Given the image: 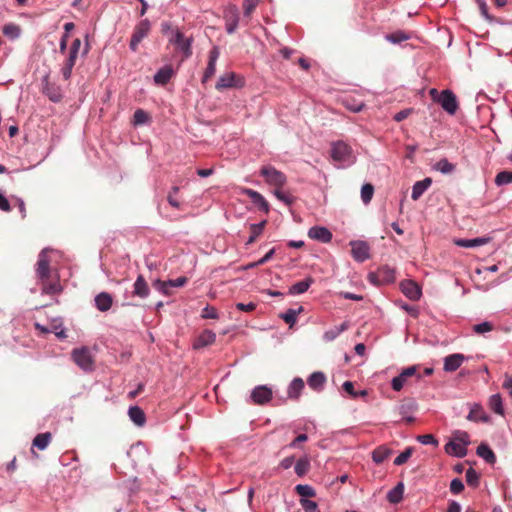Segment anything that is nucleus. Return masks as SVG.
Wrapping results in <instances>:
<instances>
[{
  "instance_id": "f257e3e1",
  "label": "nucleus",
  "mask_w": 512,
  "mask_h": 512,
  "mask_svg": "<svg viewBox=\"0 0 512 512\" xmlns=\"http://www.w3.org/2000/svg\"><path fill=\"white\" fill-rule=\"evenodd\" d=\"M52 251L49 247L42 249L34 266L35 278L41 286V294L51 296L58 295L63 291L58 271L53 270L50 266L49 253Z\"/></svg>"
},
{
  "instance_id": "f03ea898",
  "label": "nucleus",
  "mask_w": 512,
  "mask_h": 512,
  "mask_svg": "<svg viewBox=\"0 0 512 512\" xmlns=\"http://www.w3.org/2000/svg\"><path fill=\"white\" fill-rule=\"evenodd\" d=\"M331 158L337 163V168L351 166L356 160L351 146L344 141H336L331 144Z\"/></svg>"
},
{
  "instance_id": "7ed1b4c3",
  "label": "nucleus",
  "mask_w": 512,
  "mask_h": 512,
  "mask_svg": "<svg viewBox=\"0 0 512 512\" xmlns=\"http://www.w3.org/2000/svg\"><path fill=\"white\" fill-rule=\"evenodd\" d=\"M470 444V436L466 431L457 430L453 438L445 445V452L449 455L463 458L467 455V446Z\"/></svg>"
},
{
  "instance_id": "20e7f679",
  "label": "nucleus",
  "mask_w": 512,
  "mask_h": 512,
  "mask_svg": "<svg viewBox=\"0 0 512 512\" xmlns=\"http://www.w3.org/2000/svg\"><path fill=\"white\" fill-rule=\"evenodd\" d=\"M80 48L81 40L79 38L74 39L69 48L67 58L65 59L61 67V74L64 80H69L71 78L72 70L75 66Z\"/></svg>"
},
{
  "instance_id": "39448f33",
  "label": "nucleus",
  "mask_w": 512,
  "mask_h": 512,
  "mask_svg": "<svg viewBox=\"0 0 512 512\" xmlns=\"http://www.w3.org/2000/svg\"><path fill=\"white\" fill-rule=\"evenodd\" d=\"M260 175L268 185L274 186L275 189L283 188L287 182L285 174L271 165L263 166Z\"/></svg>"
},
{
  "instance_id": "423d86ee",
  "label": "nucleus",
  "mask_w": 512,
  "mask_h": 512,
  "mask_svg": "<svg viewBox=\"0 0 512 512\" xmlns=\"http://www.w3.org/2000/svg\"><path fill=\"white\" fill-rule=\"evenodd\" d=\"M72 359L84 371H92L94 366V360L91 355L89 348L81 347L76 348L72 351Z\"/></svg>"
},
{
  "instance_id": "0eeeda50",
  "label": "nucleus",
  "mask_w": 512,
  "mask_h": 512,
  "mask_svg": "<svg viewBox=\"0 0 512 512\" xmlns=\"http://www.w3.org/2000/svg\"><path fill=\"white\" fill-rule=\"evenodd\" d=\"M151 29V23L148 19L141 20L134 28L131 40L129 43L130 49L135 52L138 49L141 41L148 36Z\"/></svg>"
},
{
  "instance_id": "6e6552de",
  "label": "nucleus",
  "mask_w": 512,
  "mask_h": 512,
  "mask_svg": "<svg viewBox=\"0 0 512 512\" xmlns=\"http://www.w3.org/2000/svg\"><path fill=\"white\" fill-rule=\"evenodd\" d=\"M169 42L176 45L185 58L192 55V38H185L179 29L172 30Z\"/></svg>"
},
{
  "instance_id": "1a4fd4ad",
  "label": "nucleus",
  "mask_w": 512,
  "mask_h": 512,
  "mask_svg": "<svg viewBox=\"0 0 512 512\" xmlns=\"http://www.w3.org/2000/svg\"><path fill=\"white\" fill-rule=\"evenodd\" d=\"M245 84L242 77L238 76L234 72H226L221 75L215 85V88L219 91L227 88H241Z\"/></svg>"
},
{
  "instance_id": "9d476101",
  "label": "nucleus",
  "mask_w": 512,
  "mask_h": 512,
  "mask_svg": "<svg viewBox=\"0 0 512 512\" xmlns=\"http://www.w3.org/2000/svg\"><path fill=\"white\" fill-rule=\"evenodd\" d=\"M368 279L375 285L392 283L395 281V271L388 266H383L376 272L369 273Z\"/></svg>"
},
{
  "instance_id": "9b49d317",
  "label": "nucleus",
  "mask_w": 512,
  "mask_h": 512,
  "mask_svg": "<svg viewBox=\"0 0 512 512\" xmlns=\"http://www.w3.org/2000/svg\"><path fill=\"white\" fill-rule=\"evenodd\" d=\"M438 104L442 107V109L450 115H454L458 108V100L456 95L450 89H445L441 91L440 99L438 100Z\"/></svg>"
},
{
  "instance_id": "f8f14e48",
  "label": "nucleus",
  "mask_w": 512,
  "mask_h": 512,
  "mask_svg": "<svg viewBox=\"0 0 512 512\" xmlns=\"http://www.w3.org/2000/svg\"><path fill=\"white\" fill-rule=\"evenodd\" d=\"M239 10L236 5H228L224 10L225 29L228 34H233L239 24Z\"/></svg>"
},
{
  "instance_id": "ddd939ff",
  "label": "nucleus",
  "mask_w": 512,
  "mask_h": 512,
  "mask_svg": "<svg viewBox=\"0 0 512 512\" xmlns=\"http://www.w3.org/2000/svg\"><path fill=\"white\" fill-rule=\"evenodd\" d=\"M350 246L355 261L362 263L370 258V247L367 242L354 240L350 242Z\"/></svg>"
},
{
  "instance_id": "4468645a",
  "label": "nucleus",
  "mask_w": 512,
  "mask_h": 512,
  "mask_svg": "<svg viewBox=\"0 0 512 512\" xmlns=\"http://www.w3.org/2000/svg\"><path fill=\"white\" fill-rule=\"evenodd\" d=\"M272 395H273V393H272L271 388H269L266 385H259V386H256L251 391L250 398H251L252 403H254L256 405H265L271 401Z\"/></svg>"
},
{
  "instance_id": "2eb2a0df",
  "label": "nucleus",
  "mask_w": 512,
  "mask_h": 512,
  "mask_svg": "<svg viewBox=\"0 0 512 512\" xmlns=\"http://www.w3.org/2000/svg\"><path fill=\"white\" fill-rule=\"evenodd\" d=\"M469 405V413L467 415V420L472 422H483L489 423L491 422V417L484 410L483 406L479 403H470Z\"/></svg>"
},
{
  "instance_id": "dca6fc26",
  "label": "nucleus",
  "mask_w": 512,
  "mask_h": 512,
  "mask_svg": "<svg viewBox=\"0 0 512 512\" xmlns=\"http://www.w3.org/2000/svg\"><path fill=\"white\" fill-rule=\"evenodd\" d=\"M401 292L410 300L417 301L422 295L420 286L413 280H404L400 283Z\"/></svg>"
},
{
  "instance_id": "f3484780",
  "label": "nucleus",
  "mask_w": 512,
  "mask_h": 512,
  "mask_svg": "<svg viewBox=\"0 0 512 512\" xmlns=\"http://www.w3.org/2000/svg\"><path fill=\"white\" fill-rule=\"evenodd\" d=\"M417 372L416 366H409L404 368L401 373L394 377L391 381V387L394 391L399 392L407 383L409 377L414 376Z\"/></svg>"
},
{
  "instance_id": "a211bd4d",
  "label": "nucleus",
  "mask_w": 512,
  "mask_h": 512,
  "mask_svg": "<svg viewBox=\"0 0 512 512\" xmlns=\"http://www.w3.org/2000/svg\"><path fill=\"white\" fill-rule=\"evenodd\" d=\"M308 237L321 243H329L333 236L328 228L323 226H313L308 230Z\"/></svg>"
},
{
  "instance_id": "6ab92c4d",
  "label": "nucleus",
  "mask_w": 512,
  "mask_h": 512,
  "mask_svg": "<svg viewBox=\"0 0 512 512\" xmlns=\"http://www.w3.org/2000/svg\"><path fill=\"white\" fill-rule=\"evenodd\" d=\"M220 51L217 46L213 47L209 52V60L207 67L204 71V75L202 78V82L206 83L214 74L216 71V63L219 58Z\"/></svg>"
},
{
  "instance_id": "aec40b11",
  "label": "nucleus",
  "mask_w": 512,
  "mask_h": 512,
  "mask_svg": "<svg viewBox=\"0 0 512 512\" xmlns=\"http://www.w3.org/2000/svg\"><path fill=\"white\" fill-rule=\"evenodd\" d=\"M42 91L54 103H58L62 100L63 95L60 87L49 83L48 77L43 79Z\"/></svg>"
},
{
  "instance_id": "412c9836",
  "label": "nucleus",
  "mask_w": 512,
  "mask_h": 512,
  "mask_svg": "<svg viewBox=\"0 0 512 512\" xmlns=\"http://www.w3.org/2000/svg\"><path fill=\"white\" fill-rule=\"evenodd\" d=\"M466 360V357L461 353H454L444 358L443 369L446 372L456 371Z\"/></svg>"
},
{
  "instance_id": "4be33fe9",
  "label": "nucleus",
  "mask_w": 512,
  "mask_h": 512,
  "mask_svg": "<svg viewBox=\"0 0 512 512\" xmlns=\"http://www.w3.org/2000/svg\"><path fill=\"white\" fill-rule=\"evenodd\" d=\"M175 75V71L171 65H164L154 75L155 84L164 86Z\"/></svg>"
},
{
  "instance_id": "5701e85b",
  "label": "nucleus",
  "mask_w": 512,
  "mask_h": 512,
  "mask_svg": "<svg viewBox=\"0 0 512 512\" xmlns=\"http://www.w3.org/2000/svg\"><path fill=\"white\" fill-rule=\"evenodd\" d=\"M216 334L212 330H204L193 342L194 349H201L213 344Z\"/></svg>"
},
{
  "instance_id": "b1692460",
  "label": "nucleus",
  "mask_w": 512,
  "mask_h": 512,
  "mask_svg": "<svg viewBox=\"0 0 512 512\" xmlns=\"http://www.w3.org/2000/svg\"><path fill=\"white\" fill-rule=\"evenodd\" d=\"M304 386H305V384H304L303 379H301L299 377L294 378L291 381V383L289 384L288 389H287L288 398L292 399V400H298L302 390L304 389Z\"/></svg>"
},
{
  "instance_id": "393cba45",
  "label": "nucleus",
  "mask_w": 512,
  "mask_h": 512,
  "mask_svg": "<svg viewBox=\"0 0 512 512\" xmlns=\"http://www.w3.org/2000/svg\"><path fill=\"white\" fill-rule=\"evenodd\" d=\"M308 386L315 390L321 391L326 383V376L323 372H313L307 379Z\"/></svg>"
},
{
  "instance_id": "a878e982",
  "label": "nucleus",
  "mask_w": 512,
  "mask_h": 512,
  "mask_svg": "<svg viewBox=\"0 0 512 512\" xmlns=\"http://www.w3.org/2000/svg\"><path fill=\"white\" fill-rule=\"evenodd\" d=\"M95 306L101 312H106L112 307L113 298L107 292L99 293L95 299Z\"/></svg>"
},
{
  "instance_id": "bb28decb",
  "label": "nucleus",
  "mask_w": 512,
  "mask_h": 512,
  "mask_svg": "<svg viewBox=\"0 0 512 512\" xmlns=\"http://www.w3.org/2000/svg\"><path fill=\"white\" fill-rule=\"evenodd\" d=\"M150 289L143 275H138L133 285V295L140 298H146L149 295Z\"/></svg>"
},
{
  "instance_id": "cd10ccee",
  "label": "nucleus",
  "mask_w": 512,
  "mask_h": 512,
  "mask_svg": "<svg viewBox=\"0 0 512 512\" xmlns=\"http://www.w3.org/2000/svg\"><path fill=\"white\" fill-rule=\"evenodd\" d=\"M246 195L252 200V202L259 207L260 210L268 213L269 204L266 199L258 191L252 189H246Z\"/></svg>"
},
{
  "instance_id": "c85d7f7f",
  "label": "nucleus",
  "mask_w": 512,
  "mask_h": 512,
  "mask_svg": "<svg viewBox=\"0 0 512 512\" xmlns=\"http://www.w3.org/2000/svg\"><path fill=\"white\" fill-rule=\"evenodd\" d=\"M490 241L488 237H477L473 239H457L454 243L459 247L474 248L487 244Z\"/></svg>"
},
{
  "instance_id": "c756f323",
  "label": "nucleus",
  "mask_w": 512,
  "mask_h": 512,
  "mask_svg": "<svg viewBox=\"0 0 512 512\" xmlns=\"http://www.w3.org/2000/svg\"><path fill=\"white\" fill-rule=\"evenodd\" d=\"M314 283V279L312 277H307L306 279L296 282L289 288V293L291 295H300L305 293L310 286Z\"/></svg>"
},
{
  "instance_id": "7c9ffc66",
  "label": "nucleus",
  "mask_w": 512,
  "mask_h": 512,
  "mask_svg": "<svg viewBox=\"0 0 512 512\" xmlns=\"http://www.w3.org/2000/svg\"><path fill=\"white\" fill-rule=\"evenodd\" d=\"M431 183L432 180L430 178H425L422 181H417L412 187L411 198L413 200L419 199L424 194V192L430 187Z\"/></svg>"
},
{
  "instance_id": "2f4dec72",
  "label": "nucleus",
  "mask_w": 512,
  "mask_h": 512,
  "mask_svg": "<svg viewBox=\"0 0 512 512\" xmlns=\"http://www.w3.org/2000/svg\"><path fill=\"white\" fill-rule=\"evenodd\" d=\"M128 415L131 421L139 427L143 426L146 422L145 413L139 406L130 407L128 410Z\"/></svg>"
},
{
  "instance_id": "473e14b6",
  "label": "nucleus",
  "mask_w": 512,
  "mask_h": 512,
  "mask_svg": "<svg viewBox=\"0 0 512 512\" xmlns=\"http://www.w3.org/2000/svg\"><path fill=\"white\" fill-rule=\"evenodd\" d=\"M476 453L479 457L484 459L489 464H494L496 462V455L493 450L485 443H481L476 450Z\"/></svg>"
},
{
  "instance_id": "72a5a7b5",
  "label": "nucleus",
  "mask_w": 512,
  "mask_h": 512,
  "mask_svg": "<svg viewBox=\"0 0 512 512\" xmlns=\"http://www.w3.org/2000/svg\"><path fill=\"white\" fill-rule=\"evenodd\" d=\"M303 312V307L299 306L297 309H287L285 312L280 314V318L287 323L290 327H293L297 321V317Z\"/></svg>"
},
{
  "instance_id": "f704fd0d",
  "label": "nucleus",
  "mask_w": 512,
  "mask_h": 512,
  "mask_svg": "<svg viewBox=\"0 0 512 512\" xmlns=\"http://www.w3.org/2000/svg\"><path fill=\"white\" fill-rule=\"evenodd\" d=\"M349 327L348 323L347 322H343L341 325L339 326H335L327 331L324 332L323 334V339L327 342H330V341H333L335 340L342 332H344L345 330H347Z\"/></svg>"
},
{
  "instance_id": "c9c22d12",
  "label": "nucleus",
  "mask_w": 512,
  "mask_h": 512,
  "mask_svg": "<svg viewBox=\"0 0 512 512\" xmlns=\"http://www.w3.org/2000/svg\"><path fill=\"white\" fill-rule=\"evenodd\" d=\"M489 408L498 415H504L503 401L500 394H493L488 401Z\"/></svg>"
},
{
  "instance_id": "e433bc0d",
  "label": "nucleus",
  "mask_w": 512,
  "mask_h": 512,
  "mask_svg": "<svg viewBox=\"0 0 512 512\" xmlns=\"http://www.w3.org/2000/svg\"><path fill=\"white\" fill-rule=\"evenodd\" d=\"M392 451L386 446H379L372 452V459L375 463L380 464L384 462L390 455Z\"/></svg>"
},
{
  "instance_id": "4c0bfd02",
  "label": "nucleus",
  "mask_w": 512,
  "mask_h": 512,
  "mask_svg": "<svg viewBox=\"0 0 512 512\" xmlns=\"http://www.w3.org/2000/svg\"><path fill=\"white\" fill-rule=\"evenodd\" d=\"M404 492V484L402 482L398 483L393 489H391L387 494V499L390 503L397 504L403 498Z\"/></svg>"
},
{
  "instance_id": "58836bf2",
  "label": "nucleus",
  "mask_w": 512,
  "mask_h": 512,
  "mask_svg": "<svg viewBox=\"0 0 512 512\" xmlns=\"http://www.w3.org/2000/svg\"><path fill=\"white\" fill-rule=\"evenodd\" d=\"M52 435L50 432L40 433L35 436L33 439V446L38 448L39 450H44L48 447L51 442Z\"/></svg>"
},
{
  "instance_id": "ea45409f",
  "label": "nucleus",
  "mask_w": 512,
  "mask_h": 512,
  "mask_svg": "<svg viewBox=\"0 0 512 512\" xmlns=\"http://www.w3.org/2000/svg\"><path fill=\"white\" fill-rule=\"evenodd\" d=\"M385 39L392 44H399L403 41L411 39V35L405 31L397 30L395 32L386 34Z\"/></svg>"
},
{
  "instance_id": "a19ab883",
  "label": "nucleus",
  "mask_w": 512,
  "mask_h": 512,
  "mask_svg": "<svg viewBox=\"0 0 512 512\" xmlns=\"http://www.w3.org/2000/svg\"><path fill=\"white\" fill-rule=\"evenodd\" d=\"M265 225L266 220H263L260 223L250 225L251 235L246 242L247 245H250L256 241V239L262 234Z\"/></svg>"
},
{
  "instance_id": "79ce46f5",
  "label": "nucleus",
  "mask_w": 512,
  "mask_h": 512,
  "mask_svg": "<svg viewBox=\"0 0 512 512\" xmlns=\"http://www.w3.org/2000/svg\"><path fill=\"white\" fill-rule=\"evenodd\" d=\"M434 169L442 174H450L455 170V165L450 163L446 158H442L434 165Z\"/></svg>"
},
{
  "instance_id": "37998d69",
  "label": "nucleus",
  "mask_w": 512,
  "mask_h": 512,
  "mask_svg": "<svg viewBox=\"0 0 512 512\" xmlns=\"http://www.w3.org/2000/svg\"><path fill=\"white\" fill-rule=\"evenodd\" d=\"M295 473L302 477L304 476L310 469V461L307 457L300 458L295 464Z\"/></svg>"
},
{
  "instance_id": "c03bdc74",
  "label": "nucleus",
  "mask_w": 512,
  "mask_h": 512,
  "mask_svg": "<svg viewBox=\"0 0 512 512\" xmlns=\"http://www.w3.org/2000/svg\"><path fill=\"white\" fill-rule=\"evenodd\" d=\"M512 183V171H501L495 177V184L503 186Z\"/></svg>"
},
{
  "instance_id": "a18cd8bd",
  "label": "nucleus",
  "mask_w": 512,
  "mask_h": 512,
  "mask_svg": "<svg viewBox=\"0 0 512 512\" xmlns=\"http://www.w3.org/2000/svg\"><path fill=\"white\" fill-rule=\"evenodd\" d=\"M150 120V117H149V114L144 111L143 109H137L135 112H134V115H133V124L134 125H143V124H146L148 123Z\"/></svg>"
},
{
  "instance_id": "49530a36",
  "label": "nucleus",
  "mask_w": 512,
  "mask_h": 512,
  "mask_svg": "<svg viewBox=\"0 0 512 512\" xmlns=\"http://www.w3.org/2000/svg\"><path fill=\"white\" fill-rule=\"evenodd\" d=\"M295 491L299 496L303 497V499L315 496V490L310 485L298 484L295 487Z\"/></svg>"
},
{
  "instance_id": "de8ad7c7",
  "label": "nucleus",
  "mask_w": 512,
  "mask_h": 512,
  "mask_svg": "<svg viewBox=\"0 0 512 512\" xmlns=\"http://www.w3.org/2000/svg\"><path fill=\"white\" fill-rule=\"evenodd\" d=\"M374 194V187L370 183H366L361 188V199L364 204L370 203Z\"/></svg>"
},
{
  "instance_id": "09e8293b",
  "label": "nucleus",
  "mask_w": 512,
  "mask_h": 512,
  "mask_svg": "<svg viewBox=\"0 0 512 512\" xmlns=\"http://www.w3.org/2000/svg\"><path fill=\"white\" fill-rule=\"evenodd\" d=\"M20 27L16 24H6L3 27V34L12 39L18 38L20 36Z\"/></svg>"
},
{
  "instance_id": "8fccbe9b",
  "label": "nucleus",
  "mask_w": 512,
  "mask_h": 512,
  "mask_svg": "<svg viewBox=\"0 0 512 512\" xmlns=\"http://www.w3.org/2000/svg\"><path fill=\"white\" fill-rule=\"evenodd\" d=\"M413 454V448L407 447L403 452H401L395 459H394V465L401 466L404 463L408 461V459Z\"/></svg>"
},
{
  "instance_id": "3c124183",
  "label": "nucleus",
  "mask_w": 512,
  "mask_h": 512,
  "mask_svg": "<svg viewBox=\"0 0 512 512\" xmlns=\"http://www.w3.org/2000/svg\"><path fill=\"white\" fill-rule=\"evenodd\" d=\"M282 188L275 189L274 195L276 198L283 203H285L287 206H290L294 203V197L290 195L289 193H285L281 190Z\"/></svg>"
},
{
  "instance_id": "603ef678",
  "label": "nucleus",
  "mask_w": 512,
  "mask_h": 512,
  "mask_svg": "<svg viewBox=\"0 0 512 512\" xmlns=\"http://www.w3.org/2000/svg\"><path fill=\"white\" fill-rule=\"evenodd\" d=\"M260 0H244L243 1V14L245 17H250L258 6Z\"/></svg>"
},
{
  "instance_id": "864d4df0",
  "label": "nucleus",
  "mask_w": 512,
  "mask_h": 512,
  "mask_svg": "<svg viewBox=\"0 0 512 512\" xmlns=\"http://www.w3.org/2000/svg\"><path fill=\"white\" fill-rule=\"evenodd\" d=\"M300 505L304 512H320L317 503L313 500L301 498Z\"/></svg>"
},
{
  "instance_id": "5fc2aeb1",
  "label": "nucleus",
  "mask_w": 512,
  "mask_h": 512,
  "mask_svg": "<svg viewBox=\"0 0 512 512\" xmlns=\"http://www.w3.org/2000/svg\"><path fill=\"white\" fill-rule=\"evenodd\" d=\"M153 287L163 295L170 296L172 294L171 287L166 281L156 280L153 283Z\"/></svg>"
},
{
  "instance_id": "6e6d98bb",
  "label": "nucleus",
  "mask_w": 512,
  "mask_h": 512,
  "mask_svg": "<svg viewBox=\"0 0 512 512\" xmlns=\"http://www.w3.org/2000/svg\"><path fill=\"white\" fill-rule=\"evenodd\" d=\"M493 330V324L488 321L473 326V331L477 334H484Z\"/></svg>"
},
{
  "instance_id": "4d7b16f0",
  "label": "nucleus",
  "mask_w": 512,
  "mask_h": 512,
  "mask_svg": "<svg viewBox=\"0 0 512 512\" xmlns=\"http://www.w3.org/2000/svg\"><path fill=\"white\" fill-rule=\"evenodd\" d=\"M178 192H179V187L174 186V187H172L171 191L169 192V194L167 196L168 203L174 208L180 207V203L176 198V195L178 194Z\"/></svg>"
},
{
  "instance_id": "13d9d810",
  "label": "nucleus",
  "mask_w": 512,
  "mask_h": 512,
  "mask_svg": "<svg viewBox=\"0 0 512 512\" xmlns=\"http://www.w3.org/2000/svg\"><path fill=\"white\" fill-rule=\"evenodd\" d=\"M399 414L402 416V420L405 421L406 423H412L414 422V417L409 415V411L411 409L410 406L408 405H400L399 406Z\"/></svg>"
},
{
  "instance_id": "bf43d9fd",
  "label": "nucleus",
  "mask_w": 512,
  "mask_h": 512,
  "mask_svg": "<svg viewBox=\"0 0 512 512\" xmlns=\"http://www.w3.org/2000/svg\"><path fill=\"white\" fill-rule=\"evenodd\" d=\"M201 316L204 319H217L219 317L217 309L209 305L203 308Z\"/></svg>"
},
{
  "instance_id": "052dcab7",
  "label": "nucleus",
  "mask_w": 512,
  "mask_h": 512,
  "mask_svg": "<svg viewBox=\"0 0 512 512\" xmlns=\"http://www.w3.org/2000/svg\"><path fill=\"white\" fill-rule=\"evenodd\" d=\"M417 440L423 445H438V440L432 434L419 435Z\"/></svg>"
},
{
  "instance_id": "680f3d73",
  "label": "nucleus",
  "mask_w": 512,
  "mask_h": 512,
  "mask_svg": "<svg viewBox=\"0 0 512 512\" xmlns=\"http://www.w3.org/2000/svg\"><path fill=\"white\" fill-rule=\"evenodd\" d=\"M464 490V484L461 479L455 478L450 483V491L451 493L457 495L460 494Z\"/></svg>"
},
{
  "instance_id": "e2e57ef3",
  "label": "nucleus",
  "mask_w": 512,
  "mask_h": 512,
  "mask_svg": "<svg viewBox=\"0 0 512 512\" xmlns=\"http://www.w3.org/2000/svg\"><path fill=\"white\" fill-rule=\"evenodd\" d=\"M50 330H51L50 333H54L57 338H59V339L66 338V332H65V329L62 327L61 323H58V324L54 323L51 326Z\"/></svg>"
},
{
  "instance_id": "0e129e2a",
  "label": "nucleus",
  "mask_w": 512,
  "mask_h": 512,
  "mask_svg": "<svg viewBox=\"0 0 512 512\" xmlns=\"http://www.w3.org/2000/svg\"><path fill=\"white\" fill-rule=\"evenodd\" d=\"M344 391L349 394L352 398H358V392L354 389V384L351 381H345L342 385Z\"/></svg>"
},
{
  "instance_id": "69168bd1",
  "label": "nucleus",
  "mask_w": 512,
  "mask_h": 512,
  "mask_svg": "<svg viewBox=\"0 0 512 512\" xmlns=\"http://www.w3.org/2000/svg\"><path fill=\"white\" fill-rule=\"evenodd\" d=\"M466 481L469 485L477 484L478 482V475L476 471L473 468H469L466 471Z\"/></svg>"
},
{
  "instance_id": "338daca9",
  "label": "nucleus",
  "mask_w": 512,
  "mask_h": 512,
  "mask_svg": "<svg viewBox=\"0 0 512 512\" xmlns=\"http://www.w3.org/2000/svg\"><path fill=\"white\" fill-rule=\"evenodd\" d=\"M187 281L186 277H178L177 279L168 280L166 282L171 288H178L184 286Z\"/></svg>"
},
{
  "instance_id": "774afa93",
  "label": "nucleus",
  "mask_w": 512,
  "mask_h": 512,
  "mask_svg": "<svg viewBox=\"0 0 512 512\" xmlns=\"http://www.w3.org/2000/svg\"><path fill=\"white\" fill-rule=\"evenodd\" d=\"M502 387L506 389L509 395L512 397V375H509L507 373L504 375Z\"/></svg>"
}]
</instances>
